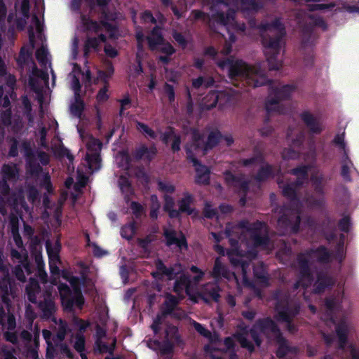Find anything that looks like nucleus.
Returning a JSON list of instances; mask_svg holds the SVG:
<instances>
[{"instance_id": "1", "label": "nucleus", "mask_w": 359, "mask_h": 359, "mask_svg": "<svg viewBox=\"0 0 359 359\" xmlns=\"http://www.w3.org/2000/svg\"><path fill=\"white\" fill-rule=\"evenodd\" d=\"M203 4L209 6V15L211 20L216 22L219 32L224 37L225 43L219 53L210 46L205 49V54L212 57L217 66L223 71L226 70L231 81L241 89L247 85L255 88L268 82L265 72L259 65L250 66L233 57L220 60L219 55L224 56L231 52L232 44L236 41L234 31H244L245 25L238 23L235 20V11L241 10L245 17L258 12L263 8L261 0H203ZM215 32L217 30L215 29Z\"/></svg>"}, {"instance_id": "2", "label": "nucleus", "mask_w": 359, "mask_h": 359, "mask_svg": "<svg viewBox=\"0 0 359 359\" xmlns=\"http://www.w3.org/2000/svg\"><path fill=\"white\" fill-rule=\"evenodd\" d=\"M311 168L309 165H301L291 170L290 173L295 177L294 181L287 180L285 177L283 180L278 179L283 194L290 200V204L280 210L273 208L274 212L279 214L277 229L280 235L296 233L299 231L301 215L304 208L318 209L325 205L326 180L319 170H314L310 177L314 193H305L304 196L299 193V188L308 182V172Z\"/></svg>"}, {"instance_id": "3", "label": "nucleus", "mask_w": 359, "mask_h": 359, "mask_svg": "<svg viewBox=\"0 0 359 359\" xmlns=\"http://www.w3.org/2000/svg\"><path fill=\"white\" fill-rule=\"evenodd\" d=\"M191 325L196 332L209 340L210 344L205 346V351L212 359H226L227 355L229 359H236L234 353V342L236 340L242 347L246 348L249 351L254 349L253 344L249 338L253 339L257 346L261 344V337L265 336L270 341H274L278 345L276 355L279 358H283L289 353L295 351L287 344V341L282 336V333L269 318L258 320L250 331L247 327L241 328L233 337H226L224 341L221 340L217 333H212L199 323L191 320Z\"/></svg>"}, {"instance_id": "4", "label": "nucleus", "mask_w": 359, "mask_h": 359, "mask_svg": "<svg viewBox=\"0 0 359 359\" xmlns=\"http://www.w3.org/2000/svg\"><path fill=\"white\" fill-rule=\"evenodd\" d=\"M43 22L34 14L32 16L31 24L28 27L29 40L32 49L35 46L36 40L39 41L41 46L36 50V57L43 67V70L37 69L34 64L31 74L29 75V83L32 89L36 94V99L40 104V118L36 123V126H34V118L31 114L32 106L31 103L27 96L22 97V102L25 108V114L29 121L30 127H34V136L38 144L43 148H48V141L46 139L48 130L53 129L55 132L57 130L58 123L55 119L48 118V121L45 123L43 118V93L46 90L50 89L48 85V74L47 72V67H50L52 76V87L55 86L56 76L54 73L50 65V55L48 52L46 46L43 43Z\"/></svg>"}, {"instance_id": "5", "label": "nucleus", "mask_w": 359, "mask_h": 359, "mask_svg": "<svg viewBox=\"0 0 359 359\" xmlns=\"http://www.w3.org/2000/svg\"><path fill=\"white\" fill-rule=\"evenodd\" d=\"M216 243H219L224 236L229 238L231 249L227 255L233 266L239 267L242 271V283L251 287L252 283L248 274L250 271V262L257 255V248L271 251L274 245L270 243L267 226L264 223L257 222L253 224L243 220L236 225L228 224L224 232H212Z\"/></svg>"}, {"instance_id": "6", "label": "nucleus", "mask_w": 359, "mask_h": 359, "mask_svg": "<svg viewBox=\"0 0 359 359\" xmlns=\"http://www.w3.org/2000/svg\"><path fill=\"white\" fill-rule=\"evenodd\" d=\"M326 238L330 243L336 241L334 252H330L324 246H319L300 253L297 257V268L299 276L294 287V289L301 287L304 290L303 295L306 301L308 300L307 292L322 293L336 283L335 278L327 269H317L316 263L328 264L336 261L341 264L346 257L344 235L337 236L331 233Z\"/></svg>"}, {"instance_id": "7", "label": "nucleus", "mask_w": 359, "mask_h": 359, "mask_svg": "<svg viewBox=\"0 0 359 359\" xmlns=\"http://www.w3.org/2000/svg\"><path fill=\"white\" fill-rule=\"evenodd\" d=\"M351 307V302L345 293V282H340L333 293L325 299L320 319L328 327L334 325L338 349L348 351L351 359H359V346L348 342V336L354 330L353 324L346 314ZM323 359L332 358L327 355Z\"/></svg>"}, {"instance_id": "8", "label": "nucleus", "mask_w": 359, "mask_h": 359, "mask_svg": "<svg viewBox=\"0 0 359 359\" xmlns=\"http://www.w3.org/2000/svg\"><path fill=\"white\" fill-rule=\"evenodd\" d=\"M39 307L41 311V318L46 320L51 319V320L54 322L55 325V329L57 330L56 335L53 337L50 331L48 330H43L42 331L43 337L47 344V359H53L57 350L64 355L72 358V354L71 350L67 345L62 343L68 331V326L67 323L61 319L57 320L53 316L56 308L51 293L46 292L43 294V299L39 302Z\"/></svg>"}, {"instance_id": "9", "label": "nucleus", "mask_w": 359, "mask_h": 359, "mask_svg": "<svg viewBox=\"0 0 359 359\" xmlns=\"http://www.w3.org/2000/svg\"><path fill=\"white\" fill-rule=\"evenodd\" d=\"M90 6L96 3L102 11V21L100 24L97 22L90 20L85 15L81 16V27L86 31L97 33L98 37H88L84 45V55H87L91 51L98 52L101 43L106 42V35L108 34L110 38H114L116 32L115 26L110 23L118 18L115 13H109L106 11L104 6L107 5V0H87Z\"/></svg>"}, {"instance_id": "10", "label": "nucleus", "mask_w": 359, "mask_h": 359, "mask_svg": "<svg viewBox=\"0 0 359 359\" xmlns=\"http://www.w3.org/2000/svg\"><path fill=\"white\" fill-rule=\"evenodd\" d=\"M264 47V52L271 70H278L283 60L278 57L285 45V29L279 18L272 22L263 21L257 27Z\"/></svg>"}, {"instance_id": "11", "label": "nucleus", "mask_w": 359, "mask_h": 359, "mask_svg": "<svg viewBox=\"0 0 359 359\" xmlns=\"http://www.w3.org/2000/svg\"><path fill=\"white\" fill-rule=\"evenodd\" d=\"M191 142L187 144L185 150L187 158L192 163L196 172V182L198 184H208L210 171L205 165H201L197 160V156L205 155L207 151L222 140V135L218 130L211 131L208 137L207 142H204V137L197 130L191 131Z\"/></svg>"}, {"instance_id": "12", "label": "nucleus", "mask_w": 359, "mask_h": 359, "mask_svg": "<svg viewBox=\"0 0 359 359\" xmlns=\"http://www.w3.org/2000/svg\"><path fill=\"white\" fill-rule=\"evenodd\" d=\"M77 130L82 142L86 147L85 163L87 165L85 168L81 166L77 169V177L76 182L74 184V189L76 192H79L86 185L88 175L101 168L100 153L102 143L79 126H77Z\"/></svg>"}, {"instance_id": "13", "label": "nucleus", "mask_w": 359, "mask_h": 359, "mask_svg": "<svg viewBox=\"0 0 359 359\" xmlns=\"http://www.w3.org/2000/svg\"><path fill=\"white\" fill-rule=\"evenodd\" d=\"M156 269L159 273L165 276L169 280L176 279L174 284V291L180 294L185 292L187 294L190 295L196 286L203 278L205 273L196 266H191L190 271L195 274L192 279L182 272L181 264H177L174 266L167 268L162 261L158 260L156 262Z\"/></svg>"}, {"instance_id": "14", "label": "nucleus", "mask_w": 359, "mask_h": 359, "mask_svg": "<svg viewBox=\"0 0 359 359\" xmlns=\"http://www.w3.org/2000/svg\"><path fill=\"white\" fill-rule=\"evenodd\" d=\"M273 299L276 301L275 318L277 321L285 323L289 332L294 333L297 326L293 323V319L299 313V302L283 290H278L273 294Z\"/></svg>"}, {"instance_id": "15", "label": "nucleus", "mask_w": 359, "mask_h": 359, "mask_svg": "<svg viewBox=\"0 0 359 359\" xmlns=\"http://www.w3.org/2000/svg\"><path fill=\"white\" fill-rule=\"evenodd\" d=\"M11 223L13 240L16 246L19 248V250L12 249L11 252V258L15 265L13 269V273L18 280L25 282L27 276L31 273L28 254L23 248L22 240L18 233V227L15 225L18 221H14V219H12Z\"/></svg>"}, {"instance_id": "16", "label": "nucleus", "mask_w": 359, "mask_h": 359, "mask_svg": "<svg viewBox=\"0 0 359 359\" xmlns=\"http://www.w3.org/2000/svg\"><path fill=\"white\" fill-rule=\"evenodd\" d=\"M72 71L69 74L68 79L70 80L71 88L74 93V102L70 106V111L74 116L80 118L84 109V103L80 97V80L86 86H88L91 83V77L89 70L84 72L76 64L72 63Z\"/></svg>"}, {"instance_id": "17", "label": "nucleus", "mask_w": 359, "mask_h": 359, "mask_svg": "<svg viewBox=\"0 0 359 359\" xmlns=\"http://www.w3.org/2000/svg\"><path fill=\"white\" fill-rule=\"evenodd\" d=\"M295 89L294 85H281L279 83H271L269 87V95L265 103L266 110L269 113H286L287 109L281 101L289 98Z\"/></svg>"}, {"instance_id": "18", "label": "nucleus", "mask_w": 359, "mask_h": 359, "mask_svg": "<svg viewBox=\"0 0 359 359\" xmlns=\"http://www.w3.org/2000/svg\"><path fill=\"white\" fill-rule=\"evenodd\" d=\"M71 288L66 284L61 283L57 286L62 306L65 309H72L74 306L81 309L84 303L80 288L79 278L72 276L69 280Z\"/></svg>"}, {"instance_id": "19", "label": "nucleus", "mask_w": 359, "mask_h": 359, "mask_svg": "<svg viewBox=\"0 0 359 359\" xmlns=\"http://www.w3.org/2000/svg\"><path fill=\"white\" fill-rule=\"evenodd\" d=\"M296 20L302 29L304 44L306 43V38L311 35L314 27H319L323 30H326L327 28L326 22L320 16L303 11H299L296 13Z\"/></svg>"}, {"instance_id": "20", "label": "nucleus", "mask_w": 359, "mask_h": 359, "mask_svg": "<svg viewBox=\"0 0 359 359\" xmlns=\"http://www.w3.org/2000/svg\"><path fill=\"white\" fill-rule=\"evenodd\" d=\"M0 325L2 327L6 340L13 344H18V334L15 331V318L9 311L6 313L2 307L0 308Z\"/></svg>"}, {"instance_id": "21", "label": "nucleus", "mask_w": 359, "mask_h": 359, "mask_svg": "<svg viewBox=\"0 0 359 359\" xmlns=\"http://www.w3.org/2000/svg\"><path fill=\"white\" fill-rule=\"evenodd\" d=\"M148 44L151 50H158L167 55L175 52L173 47L168 43H164L161 29L156 26L147 36Z\"/></svg>"}, {"instance_id": "22", "label": "nucleus", "mask_w": 359, "mask_h": 359, "mask_svg": "<svg viewBox=\"0 0 359 359\" xmlns=\"http://www.w3.org/2000/svg\"><path fill=\"white\" fill-rule=\"evenodd\" d=\"M115 344L116 339L109 338L106 334L105 330L97 325L95 334V351L100 353H109L111 354L114 351Z\"/></svg>"}, {"instance_id": "23", "label": "nucleus", "mask_w": 359, "mask_h": 359, "mask_svg": "<svg viewBox=\"0 0 359 359\" xmlns=\"http://www.w3.org/2000/svg\"><path fill=\"white\" fill-rule=\"evenodd\" d=\"M241 163L245 167L260 164V168L256 177V180L259 182L266 180L275 175L273 167L266 163H264L262 156L259 154L244 159Z\"/></svg>"}, {"instance_id": "24", "label": "nucleus", "mask_w": 359, "mask_h": 359, "mask_svg": "<svg viewBox=\"0 0 359 359\" xmlns=\"http://www.w3.org/2000/svg\"><path fill=\"white\" fill-rule=\"evenodd\" d=\"M231 101V95L226 91H210L201 100L202 109H210L218 103L222 107Z\"/></svg>"}, {"instance_id": "25", "label": "nucleus", "mask_w": 359, "mask_h": 359, "mask_svg": "<svg viewBox=\"0 0 359 359\" xmlns=\"http://www.w3.org/2000/svg\"><path fill=\"white\" fill-rule=\"evenodd\" d=\"M2 181L0 182V192L5 196L9 191L8 181H15L19 176L17 165L14 163L4 164L1 168Z\"/></svg>"}, {"instance_id": "26", "label": "nucleus", "mask_w": 359, "mask_h": 359, "mask_svg": "<svg viewBox=\"0 0 359 359\" xmlns=\"http://www.w3.org/2000/svg\"><path fill=\"white\" fill-rule=\"evenodd\" d=\"M4 258L3 252L0 250V272L4 276L3 278L0 280V295L3 302L8 304V298L11 292V278L9 276V269L4 264Z\"/></svg>"}, {"instance_id": "27", "label": "nucleus", "mask_w": 359, "mask_h": 359, "mask_svg": "<svg viewBox=\"0 0 359 359\" xmlns=\"http://www.w3.org/2000/svg\"><path fill=\"white\" fill-rule=\"evenodd\" d=\"M210 276L212 277L215 281L224 278L228 280L234 279L239 287L240 283L238 279L234 273H231L227 266L222 262L219 257L215 259V264L212 271L210 272Z\"/></svg>"}, {"instance_id": "28", "label": "nucleus", "mask_w": 359, "mask_h": 359, "mask_svg": "<svg viewBox=\"0 0 359 359\" xmlns=\"http://www.w3.org/2000/svg\"><path fill=\"white\" fill-rule=\"evenodd\" d=\"M217 282L207 283L199 290L198 295L205 303H210L211 301L216 302L219 301L220 298V288Z\"/></svg>"}, {"instance_id": "29", "label": "nucleus", "mask_w": 359, "mask_h": 359, "mask_svg": "<svg viewBox=\"0 0 359 359\" xmlns=\"http://www.w3.org/2000/svg\"><path fill=\"white\" fill-rule=\"evenodd\" d=\"M16 11L15 25L18 29H23L27 24V20L29 17V1L20 0L15 5Z\"/></svg>"}, {"instance_id": "30", "label": "nucleus", "mask_w": 359, "mask_h": 359, "mask_svg": "<svg viewBox=\"0 0 359 359\" xmlns=\"http://www.w3.org/2000/svg\"><path fill=\"white\" fill-rule=\"evenodd\" d=\"M46 248L48 255L50 271L52 274H58L60 269L57 264L60 263V244L58 241H56L53 245L50 241H47Z\"/></svg>"}, {"instance_id": "31", "label": "nucleus", "mask_w": 359, "mask_h": 359, "mask_svg": "<svg viewBox=\"0 0 359 359\" xmlns=\"http://www.w3.org/2000/svg\"><path fill=\"white\" fill-rule=\"evenodd\" d=\"M224 180L226 184L235 191L245 194L249 189V182L243 177H236L232 174L231 171L227 170L224 172Z\"/></svg>"}, {"instance_id": "32", "label": "nucleus", "mask_w": 359, "mask_h": 359, "mask_svg": "<svg viewBox=\"0 0 359 359\" xmlns=\"http://www.w3.org/2000/svg\"><path fill=\"white\" fill-rule=\"evenodd\" d=\"M164 236L168 246L175 245L180 250L187 248L186 238L182 233H178L171 228H165Z\"/></svg>"}, {"instance_id": "33", "label": "nucleus", "mask_w": 359, "mask_h": 359, "mask_svg": "<svg viewBox=\"0 0 359 359\" xmlns=\"http://www.w3.org/2000/svg\"><path fill=\"white\" fill-rule=\"evenodd\" d=\"M300 118L307 126L310 133L313 134H319L323 131L324 126L321 121L310 111H304L302 112L300 114Z\"/></svg>"}, {"instance_id": "34", "label": "nucleus", "mask_w": 359, "mask_h": 359, "mask_svg": "<svg viewBox=\"0 0 359 359\" xmlns=\"http://www.w3.org/2000/svg\"><path fill=\"white\" fill-rule=\"evenodd\" d=\"M21 152L26 158L27 165L29 171L32 173H37L41 170L39 165L34 161V155L32 149V144L29 141L25 140L21 144Z\"/></svg>"}, {"instance_id": "35", "label": "nucleus", "mask_w": 359, "mask_h": 359, "mask_svg": "<svg viewBox=\"0 0 359 359\" xmlns=\"http://www.w3.org/2000/svg\"><path fill=\"white\" fill-rule=\"evenodd\" d=\"M287 139L293 147H299L304 140V132L299 123L289 126L287 132Z\"/></svg>"}, {"instance_id": "36", "label": "nucleus", "mask_w": 359, "mask_h": 359, "mask_svg": "<svg viewBox=\"0 0 359 359\" xmlns=\"http://www.w3.org/2000/svg\"><path fill=\"white\" fill-rule=\"evenodd\" d=\"M137 41V65L134 66L132 71L133 72L130 76L135 77L142 73V67L141 65L140 57L143 55V43L144 41V36L142 30L137 29L135 34Z\"/></svg>"}, {"instance_id": "37", "label": "nucleus", "mask_w": 359, "mask_h": 359, "mask_svg": "<svg viewBox=\"0 0 359 359\" xmlns=\"http://www.w3.org/2000/svg\"><path fill=\"white\" fill-rule=\"evenodd\" d=\"M340 174L346 182H351V173L355 170L354 164L348 154L342 155L340 158Z\"/></svg>"}, {"instance_id": "38", "label": "nucleus", "mask_w": 359, "mask_h": 359, "mask_svg": "<svg viewBox=\"0 0 359 359\" xmlns=\"http://www.w3.org/2000/svg\"><path fill=\"white\" fill-rule=\"evenodd\" d=\"M162 141L165 143H168L169 140H172L171 148L172 150L175 152L180 149L181 136L176 133L175 130L172 128H169L161 136Z\"/></svg>"}, {"instance_id": "39", "label": "nucleus", "mask_w": 359, "mask_h": 359, "mask_svg": "<svg viewBox=\"0 0 359 359\" xmlns=\"http://www.w3.org/2000/svg\"><path fill=\"white\" fill-rule=\"evenodd\" d=\"M27 298L29 302L35 303L41 293L39 283L35 278H30L26 287Z\"/></svg>"}, {"instance_id": "40", "label": "nucleus", "mask_w": 359, "mask_h": 359, "mask_svg": "<svg viewBox=\"0 0 359 359\" xmlns=\"http://www.w3.org/2000/svg\"><path fill=\"white\" fill-rule=\"evenodd\" d=\"M253 271L256 281L263 286H268L269 277L263 264L259 263L257 266H254Z\"/></svg>"}, {"instance_id": "41", "label": "nucleus", "mask_w": 359, "mask_h": 359, "mask_svg": "<svg viewBox=\"0 0 359 359\" xmlns=\"http://www.w3.org/2000/svg\"><path fill=\"white\" fill-rule=\"evenodd\" d=\"M148 346L150 348L158 351L163 355H170L173 349L172 344L167 341L163 342H150Z\"/></svg>"}, {"instance_id": "42", "label": "nucleus", "mask_w": 359, "mask_h": 359, "mask_svg": "<svg viewBox=\"0 0 359 359\" xmlns=\"http://www.w3.org/2000/svg\"><path fill=\"white\" fill-rule=\"evenodd\" d=\"M115 163L117 166L126 171L130 168V156L126 151L118 152L115 156Z\"/></svg>"}, {"instance_id": "43", "label": "nucleus", "mask_w": 359, "mask_h": 359, "mask_svg": "<svg viewBox=\"0 0 359 359\" xmlns=\"http://www.w3.org/2000/svg\"><path fill=\"white\" fill-rule=\"evenodd\" d=\"M34 342L35 347L30 348L27 351V357L31 359H39L38 354V346H39V339L40 336V329L38 325H35L34 330Z\"/></svg>"}, {"instance_id": "44", "label": "nucleus", "mask_w": 359, "mask_h": 359, "mask_svg": "<svg viewBox=\"0 0 359 359\" xmlns=\"http://www.w3.org/2000/svg\"><path fill=\"white\" fill-rule=\"evenodd\" d=\"M191 203L192 196L189 194L185 193L184 197L180 201V210L178 211L187 212L188 215H192L194 209L190 207Z\"/></svg>"}, {"instance_id": "45", "label": "nucleus", "mask_w": 359, "mask_h": 359, "mask_svg": "<svg viewBox=\"0 0 359 359\" xmlns=\"http://www.w3.org/2000/svg\"><path fill=\"white\" fill-rule=\"evenodd\" d=\"M332 142L341 152L342 155L349 154V149L345 142L344 133L337 134L333 139Z\"/></svg>"}, {"instance_id": "46", "label": "nucleus", "mask_w": 359, "mask_h": 359, "mask_svg": "<svg viewBox=\"0 0 359 359\" xmlns=\"http://www.w3.org/2000/svg\"><path fill=\"white\" fill-rule=\"evenodd\" d=\"M35 262L37 265V275L41 283H46L47 273L44 269V262L41 255H36Z\"/></svg>"}, {"instance_id": "47", "label": "nucleus", "mask_w": 359, "mask_h": 359, "mask_svg": "<svg viewBox=\"0 0 359 359\" xmlns=\"http://www.w3.org/2000/svg\"><path fill=\"white\" fill-rule=\"evenodd\" d=\"M174 205V199L171 196L165 195L164 209L165 211L169 212L170 217H177L180 215V212L178 210L173 209Z\"/></svg>"}, {"instance_id": "48", "label": "nucleus", "mask_w": 359, "mask_h": 359, "mask_svg": "<svg viewBox=\"0 0 359 359\" xmlns=\"http://www.w3.org/2000/svg\"><path fill=\"white\" fill-rule=\"evenodd\" d=\"M214 83V80L211 77L207 79L199 76L192 80V87L196 89H198L202 87L208 88Z\"/></svg>"}, {"instance_id": "49", "label": "nucleus", "mask_w": 359, "mask_h": 359, "mask_svg": "<svg viewBox=\"0 0 359 359\" xmlns=\"http://www.w3.org/2000/svg\"><path fill=\"white\" fill-rule=\"evenodd\" d=\"M136 225L134 222H130L123 226L121 229V236L127 240L131 239L136 232Z\"/></svg>"}, {"instance_id": "50", "label": "nucleus", "mask_w": 359, "mask_h": 359, "mask_svg": "<svg viewBox=\"0 0 359 359\" xmlns=\"http://www.w3.org/2000/svg\"><path fill=\"white\" fill-rule=\"evenodd\" d=\"M118 186L121 192L125 195V197H128L130 194H132L133 190L130 186V183L125 175H121L120 176L118 179Z\"/></svg>"}, {"instance_id": "51", "label": "nucleus", "mask_w": 359, "mask_h": 359, "mask_svg": "<svg viewBox=\"0 0 359 359\" xmlns=\"http://www.w3.org/2000/svg\"><path fill=\"white\" fill-rule=\"evenodd\" d=\"M177 303L178 299L177 297L171 294L168 295L164 303V313L165 314L171 313L175 310Z\"/></svg>"}, {"instance_id": "52", "label": "nucleus", "mask_w": 359, "mask_h": 359, "mask_svg": "<svg viewBox=\"0 0 359 359\" xmlns=\"http://www.w3.org/2000/svg\"><path fill=\"white\" fill-rule=\"evenodd\" d=\"M137 129L148 138L154 140L157 137L156 133L144 123L137 122Z\"/></svg>"}, {"instance_id": "53", "label": "nucleus", "mask_w": 359, "mask_h": 359, "mask_svg": "<svg viewBox=\"0 0 359 359\" xmlns=\"http://www.w3.org/2000/svg\"><path fill=\"white\" fill-rule=\"evenodd\" d=\"M36 317V314L31 305H27L25 310V318L28 320V328L32 330L33 323Z\"/></svg>"}, {"instance_id": "54", "label": "nucleus", "mask_w": 359, "mask_h": 359, "mask_svg": "<svg viewBox=\"0 0 359 359\" xmlns=\"http://www.w3.org/2000/svg\"><path fill=\"white\" fill-rule=\"evenodd\" d=\"M114 72V68L111 64H108L106 71L100 70L97 74V79L107 83V81L111 77Z\"/></svg>"}, {"instance_id": "55", "label": "nucleus", "mask_w": 359, "mask_h": 359, "mask_svg": "<svg viewBox=\"0 0 359 359\" xmlns=\"http://www.w3.org/2000/svg\"><path fill=\"white\" fill-rule=\"evenodd\" d=\"M85 337L81 334H78L76 336L74 348L80 353L84 352L85 350Z\"/></svg>"}, {"instance_id": "56", "label": "nucleus", "mask_w": 359, "mask_h": 359, "mask_svg": "<svg viewBox=\"0 0 359 359\" xmlns=\"http://www.w3.org/2000/svg\"><path fill=\"white\" fill-rule=\"evenodd\" d=\"M158 189L165 193H172L175 191V186L170 182L168 181H158Z\"/></svg>"}, {"instance_id": "57", "label": "nucleus", "mask_w": 359, "mask_h": 359, "mask_svg": "<svg viewBox=\"0 0 359 359\" xmlns=\"http://www.w3.org/2000/svg\"><path fill=\"white\" fill-rule=\"evenodd\" d=\"M299 157V153L293 149H285L282 151V158L283 160H294Z\"/></svg>"}, {"instance_id": "58", "label": "nucleus", "mask_w": 359, "mask_h": 359, "mask_svg": "<svg viewBox=\"0 0 359 359\" xmlns=\"http://www.w3.org/2000/svg\"><path fill=\"white\" fill-rule=\"evenodd\" d=\"M30 59V53L28 48H22L18 62L20 66L25 65Z\"/></svg>"}, {"instance_id": "59", "label": "nucleus", "mask_w": 359, "mask_h": 359, "mask_svg": "<svg viewBox=\"0 0 359 359\" xmlns=\"http://www.w3.org/2000/svg\"><path fill=\"white\" fill-rule=\"evenodd\" d=\"M165 94L168 98L169 102L172 104L174 102L175 99V92L174 87L168 83H165L163 88Z\"/></svg>"}, {"instance_id": "60", "label": "nucleus", "mask_w": 359, "mask_h": 359, "mask_svg": "<svg viewBox=\"0 0 359 359\" xmlns=\"http://www.w3.org/2000/svg\"><path fill=\"white\" fill-rule=\"evenodd\" d=\"M303 159L304 161L316 162V151L313 144H310L309 151L304 154Z\"/></svg>"}, {"instance_id": "61", "label": "nucleus", "mask_w": 359, "mask_h": 359, "mask_svg": "<svg viewBox=\"0 0 359 359\" xmlns=\"http://www.w3.org/2000/svg\"><path fill=\"white\" fill-rule=\"evenodd\" d=\"M14 349L4 346L0 350V359H17L14 356Z\"/></svg>"}, {"instance_id": "62", "label": "nucleus", "mask_w": 359, "mask_h": 359, "mask_svg": "<svg viewBox=\"0 0 359 359\" xmlns=\"http://www.w3.org/2000/svg\"><path fill=\"white\" fill-rule=\"evenodd\" d=\"M26 194L29 201L32 203H34L39 196V191L34 186H28L26 189Z\"/></svg>"}, {"instance_id": "63", "label": "nucleus", "mask_w": 359, "mask_h": 359, "mask_svg": "<svg viewBox=\"0 0 359 359\" xmlns=\"http://www.w3.org/2000/svg\"><path fill=\"white\" fill-rule=\"evenodd\" d=\"M108 92V85L105 83V85L99 90L97 95V100L99 102H103L107 100L109 98Z\"/></svg>"}, {"instance_id": "64", "label": "nucleus", "mask_w": 359, "mask_h": 359, "mask_svg": "<svg viewBox=\"0 0 359 359\" xmlns=\"http://www.w3.org/2000/svg\"><path fill=\"white\" fill-rule=\"evenodd\" d=\"M339 229L344 232H348L351 226V220L349 217L345 216L341 219L339 222Z\"/></svg>"}]
</instances>
